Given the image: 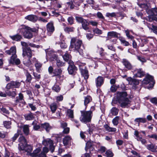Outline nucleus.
I'll use <instances>...</instances> for the list:
<instances>
[{"instance_id": "nucleus-1", "label": "nucleus", "mask_w": 157, "mask_h": 157, "mask_svg": "<svg viewBox=\"0 0 157 157\" xmlns=\"http://www.w3.org/2000/svg\"><path fill=\"white\" fill-rule=\"evenodd\" d=\"M127 93L125 92H118L117 93V100L122 108L127 107L131 105V101L127 97Z\"/></svg>"}, {"instance_id": "nucleus-2", "label": "nucleus", "mask_w": 157, "mask_h": 157, "mask_svg": "<svg viewBox=\"0 0 157 157\" xmlns=\"http://www.w3.org/2000/svg\"><path fill=\"white\" fill-rule=\"evenodd\" d=\"M21 85V82L17 81H12L8 83L6 86V94L13 97H14L16 95V90L14 88H19Z\"/></svg>"}, {"instance_id": "nucleus-3", "label": "nucleus", "mask_w": 157, "mask_h": 157, "mask_svg": "<svg viewBox=\"0 0 157 157\" xmlns=\"http://www.w3.org/2000/svg\"><path fill=\"white\" fill-rule=\"evenodd\" d=\"M36 29L35 28H31L29 27L22 25L18 30V32L20 33H23L24 37L26 38L30 39L33 36L32 32H35Z\"/></svg>"}, {"instance_id": "nucleus-4", "label": "nucleus", "mask_w": 157, "mask_h": 157, "mask_svg": "<svg viewBox=\"0 0 157 157\" xmlns=\"http://www.w3.org/2000/svg\"><path fill=\"white\" fill-rule=\"evenodd\" d=\"M91 110L89 111H81V115L79 119L80 121L84 123H86L91 121L93 116V111L94 110V107H91Z\"/></svg>"}, {"instance_id": "nucleus-5", "label": "nucleus", "mask_w": 157, "mask_h": 157, "mask_svg": "<svg viewBox=\"0 0 157 157\" xmlns=\"http://www.w3.org/2000/svg\"><path fill=\"white\" fill-rule=\"evenodd\" d=\"M142 83L149 89L152 88L155 84L153 77L149 75H147L142 81Z\"/></svg>"}, {"instance_id": "nucleus-6", "label": "nucleus", "mask_w": 157, "mask_h": 157, "mask_svg": "<svg viewBox=\"0 0 157 157\" xmlns=\"http://www.w3.org/2000/svg\"><path fill=\"white\" fill-rule=\"evenodd\" d=\"M82 43L81 40H77L75 38H72L70 48L74 51H78L80 48Z\"/></svg>"}, {"instance_id": "nucleus-7", "label": "nucleus", "mask_w": 157, "mask_h": 157, "mask_svg": "<svg viewBox=\"0 0 157 157\" xmlns=\"http://www.w3.org/2000/svg\"><path fill=\"white\" fill-rule=\"evenodd\" d=\"M21 43L22 46V56L23 57L27 56L29 57H31L32 56V51L30 48L28 47L29 43L28 44L25 42L22 41L21 42Z\"/></svg>"}, {"instance_id": "nucleus-8", "label": "nucleus", "mask_w": 157, "mask_h": 157, "mask_svg": "<svg viewBox=\"0 0 157 157\" xmlns=\"http://www.w3.org/2000/svg\"><path fill=\"white\" fill-rule=\"evenodd\" d=\"M139 6L141 8L146 10V12L149 15H153L157 16V7L151 8L150 9V6L148 4H141L139 5Z\"/></svg>"}, {"instance_id": "nucleus-9", "label": "nucleus", "mask_w": 157, "mask_h": 157, "mask_svg": "<svg viewBox=\"0 0 157 157\" xmlns=\"http://www.w3.org/2000/svg\"><path fill=\"white\" fill-rule=\"evenodd\" d=\"M76 20L78 22L81 23L82 27L83 29L86 30L89 29L88 25L89 22V23L86 20L83 19L81 17H76Z\"/></svg>"}, {"instance_id": "nucleus-10", "label": "nucleus", "mask_w": 157, "mask_h": 157, "mask_svg": "<svg viewBox=\"0 0 157 157\" xmlns=\"http://www.w3.org/2000/svg\"><path fill=\"white\" fill-rule=\"evenodd\" d=\"M42 143L45 146H49L50 150L51 152H54L55 149V147L53 145V141L49 138L44 139L42 142Z\"/></svg>"}, {"instance_id": "nucleus-11", "label": "nucleus", "mask_w": 157, "mask_h": 157, "mask_svg": "<svg viewBox=\"0 0 157 157\" xmlns=\"http://www.w3.org/2000/svg\"><path fill=\"white\" fill-rule=\"evenodd\" d=\"M69 66L67 68L69 74H74L77 70L76 67L74 65L73 62L71 60H70L68 62Z\"/></svg>"}, {"instance_id": "nucleus-12", "label": "nucleus", "mask_w": 157, "mask_h": 157, "mask_svg": "<svg viewBox=\"0 0 157 157\" xmlns=\"http://www.w3.org/2000/svg\"><path fill=\"white\" fill-rule=\"evenodd\" d=\"M19 144L18 148L19 150H23L24 146L27 145V142L26 139L23 136H20L18 139Z\"/></svg>"}, {"instance_id": "nucleus-13", "label": "nucleus", "mask_w": 157, "mask_h": 157, "mask_svg": "<svg viewBox=\"0 0 157 157\" xmlns=\"http://www.w3.org/2000/svg\"><path fill=\"white\" fill-rule=\"evenodd\" d=\"M122 63L127 70H131L132 68V66L131 63L127 59H123Z\"/></svg>"}, {"instance_id": "nucleus-14", "label": "nucleus", "mask_w": 157, "mask_h": 157, "mask_svg": "<svg viewBox=\"0 0 157 157\" xmlns=\"http://www.w3.org/2000/svg\"><path fill=\"white\" fill-rule=\"evenodd\" d=\"M17 57L16 55L11 56L9 61L10 63L13 64L15 63L17 65H19L21 63V61L19 59L17 58Z\"/></svg>"}, {"instance_id": "nucleus-15", "label": "nucleus", "mask_w": 157, "mask_h": 157, "mask_svg": "<svg viewBox=\"0 0 157 157\" xmlns=\"http://www.w3.org/2000/svg\"><path fill=\"white\" fill-rule=\"evenodd\" d=\"M104 82V79L103 77L98 76L95 79V83L97 87H100L103 84Z\"/></svg>"}, {"instance_id": "nucleus-16", "label": "nucleus", "mask_w": 157, "mask_h": 157, "mask_svg": "<svg viewBox=\"0 0 157 157\" xmlns=\"http://www.w3.org/2000/svg\"><path fill=\"white\" fill-rule=\"evenodd\" d=\"M47 30L48 35H50L54 31L55 29L52 22H49L47 25Z\"/></svg>"}, {"instance_id": "nucleus-17", "label": "nucleus", "mask_w": 157, "mask_h": 157, "mask_svg": "<svg viewBox=\"0 0 157 157\" xmlns=\"http://www.w3.org/2000/svg\"><path fill=\"white\" fill-rule=\"evenodd\" d=\"M25 19L33 22H35L38 20V17L36 15L31 14L28 15L25 17Z\"/></svg>"}, {"instance_id": "nucleus-18", "label": "nucleus", "mask_w": 157, "mask_h": 157, "mask_svg": "<svg viewBox=\"0 0 157 157\" xmlns=\"http://www.w3.org/2000/svg\"><path fill=\"white\" fill-rule=\"evenodd\" d=\"M80 69L81 74L84 77V79H87L89 76L88 71L85 67L84 68H82L80 67Z\"/></svg>"}, {"instance_id": "nucleus-19", "label": "nucleus", "mask_w": 157, "mask_h": 157, "mask_svg": "<svg viewBox=\"0 0 157 157\" xmlns=\"http://www.w3.org/2000/svg\"><path fill=\"white\" fill-rule=\"evenodd\" d=\"M23 57H24L23 61V64L26 66L29 67L31 64V62L30 60V59L31 57H29L27 56Z\"/></svg>"}, {"instance_id": "nucleus-20", "label": "nucleus", "mask_w": 157, "mask_h": 157, "mask_svg": "<svg viewBox=\"0 0 157 157\" xmlns=\"http://www.w3.org/2000/svg\"><path fill=\"white\" fill-rule=\"evenodd\" d=\"M147 148L152 152L157 151V146L153 144H148L146 146Z\"/></svg>"}, {"instance_id": "nucleus-21", "label": "nucleus", "mask_w": 157, "mask_h": 157, "mask_svg": "<svg viewBox=\"0 0 157 157\" xmlns=\"http://www.w3.org/2000/svg\"><path fill=\"white\" fill-rule=\"evenodd\" d=\"M6 52L9 55H12L11 56L16 55V47L14 46L11 47L10 50L6 51Z\"/></svg>"}, {"instance_id": "nucleus-22", "label": "nucleus", "mask_w": 157, "mask_h": 157, "mask_svg": "<svg viewBox=\"0 0 157 157\" xmlns=\"http://www.w3.org/2000/svg\"><path fill=\"white\" fill-rule=\"evenodd\" d=\"M136 73L134 75L135 77L141 78L145 75V72L142 69H137L136 70Z\"/></svg>"}, {"instance_id": "nucleus-23", "label": "nucleus", "mask_w": 157, "mask_h": 157, "mask_svg": "<svg viewBox=\"0 0 157 157\" xmlns=\"http://www.w3.org/2000/svg\"><path fill=\"white\" fill-rule=\"evenodd\" d=\"M41 151V148L40 147L36 148L35 150L33 153H30V155L32 157H37L39 155V153Z\"/></svg>"}, {"instance_id": "nucleus-24", "label": "nucleus", "mask_w": 157, "mask_h": 157, "mask_svg": "<svg viewBox=\"0 0 157 157\" xmlns=\"http://www.w3.org/2000/svg\"><path fill=\"white\" fill-rule=\"evenodd\" d=\"M71 138L68 136H65L63 139V143L64 146H67L71 142Z\"/></svg>"}, {"instance_id": "nucleus-25", "label": "nucleus", "mask_w": 157, "mask_h": 157, "mask_svg": "<svg viewBox=\"0 0 157 157\" xmlns=\"http://www.w3.org/2000/svg\"><path fill=\"white\" fill-rule=\"evenodd\" d=\"M118 33L114 31L108 32L107 33V36L109 39L112 37L117 38L118 37Z\"/></svg>"}, {"instance_id": "nucleus-26", "label": "nucleus", "mask_w": 157, "mask_h": 157, "mask_svg": "<svg viewBox=\"0 0 157 157\" xmlns=\"http://www.w3.org/2000/svg\"><path fill=\"white\" fill-rule=\"evenodd\" d=\"M62 72V71L61 69H56L54 70L53 73L55 75H57V79H60L62 78L61 76L59 75L61 74Z\"/></svg>"}, {"instance_id": "nucleus-27", "label": "nucleus", "mask_w": 157, "mask_h": 157, "mask_svg": "<svg viewBox=\"0 0 157 157\" xmlns=\"http://www.w3.org/2000/svg\"><path fill=\"white\" fill-rule=\"evenodd\" d=\"M24 148L23 150H25V151L27 152L28 155L29 154L30 155V153H31L30 152H31L33 150L32 147L30 145H28L27 144L26 146H24Z\"/></svg>"}, {"instance_id": "nucleus-28", "label": "nucleus", "mask_w": 157, "mask_h": 157, "mask_svg": "<svg viewBox=\"0 0 157 157\" xmlns=\"http://www.w3.org/2000/svg\"><path fill=\"white\" fill-rule=\"evenodd\" d=\"M25 119L27 121H30L33 120L34 118V114L30 113L28 114H25L24 115Z\"/></svg>"}, {"instance_id": "nucleus-29", "label": "nucleus", "mask_w": 157, "mask_h": 157, "mask_svg": "<svg viewBox=\"0 0 157 157\" xmlns=\"http://www.w3.org/2000/svg\"><path fill=\"white\" fill-rule=\"evenodd\" d=\"M29 125L27 124L24 125L22 127L23 131L24 134L26 135H27L29 134Z\"/></svg>"}, {"instance_id": "nucleus-30", "label": "nucleus", "mask_w": 157, "mask_h": 157, "mask_svg": "<svg viewBox=\"0 0 157 157\" xmlns=\"http://www.w3.org/2000/svg\"><path fill=\"white\" fill-rule=\"evenodd\" d=\"M145 19L149 22H151L153 21H157V17L153 15H149V16L145 18Z\"/></svg>"}, {"instance_id": "nucleus-31", "label": "nucleus", "mask_w": 157, "mask_h": 157, "mask_svg": "<svg viewBox=\"0 0 157 157\" xmlns=\"http://www.w3.org/2000/svg\"><path fill=\"white\" fill-rule=\"evenodd\" d=\"M41 128L44 129L47 132H48L51 129L48 123H44L41 124Z\"/></svg>"}, {"instance_id": "nucleus-32", "label": "nucleus", "mask_w": 157, "mask_h": 157, "mask_svg": "<svg viewBox=\"0 0 157 157\" xmlns=\"http://www.w3.org/2000/svg\"><path fill=\"white\" fill-rule=\"evenodd\" d=\"M10 38L13 40L19 41L21 40L22 37L20 35L17 34L13 36H10Z\"/></svg>"}, {"instance_id": "nucleus-33", "label": "nucleus", "mask_w": 157, "mask_h": 157, "mask_svg": "<svg viewBox=\"0 0 157 157\" xmlns=\"http://www.w3.org/2000/svg\"><path fill=\"white\" fill-rule=\"evenodd\" d=\"M104 127L106 130L109 132H115L117 130L115 128L110 127L107 124L104 125Z\"/></svg>"}, {"instance_id": "nucleus-34", "label": "nucleus", "mask_w": 157, "mask_h": 157, "mask_svg": "<svg viewBox=\"0 0 157 157\" xmlns=\"http://www.w3.org/2000/svg\"><path fill=\"white\" fill-rule=\"evenodd\" d=\"M3 125L7 129H10L11 128L12 123L10 121H3Z\"/></svg>"}, {"instance_id": "nucleus-35", "label": "nucleus", "mask_w": 157, "mask_h": 157, "mask_svg": "<svg viewBox=\"0 0 157 157\" xmlns=\"http://www.w3.org/2000/svg\"><path fill=\"white\" fill-rule=\"evenodd\" d=\"M23 98L24 97L23 94L21 93L19 94L18 98L17 97L16 102H21L23 104H24L25 102L23 99Z\"/></svg>"}, {"instance_id": "nucleus-36", "label": "nucleus", "mask_w": 157, "mask_h": 157, "mask_svg": "<svg viewBox=\"0 0 157 157\" xmlns=\"http://www.w3.org/2000/svg\"><path fill=\"white\" fill-rule=\"evenodd\" d=\"M50 107L52 113H54L55 112L57 109V105L56 103H53L50 105Z\"/></svg>"}, {"instance_id": "nucleus-37", "label": "nucleus", "mask_w": 157, "mask_h": 157, "mask_svg": "<svg viewBox=\"0 0 157 157\" xmlns=\"http://www.w3.org/2000/svg\"><path fill=\"white\" fill-rule=\"evenodd\" d=\"M92 100L91 97L90 96H87L85 98L84 100V105L86 106V105L89 103Z\"/></svg>"}, {"instance_id": "nucleus-38", "label": "nucleus", "mask_w": 157, "mask_h": 157, "mask_svg": "<svg viewBox=\"0 0 157 157\" xmlns=\"http://www.w3.org/2000/svg\"><path fill=\"white\" fill-rule=\"evenodd\" d=\"M119 112V109L115 107L112 108L110 110V113L114 116H116L117 114Z\"/></svg>"}, {"instance_id": "nucleus-39", "label": "nucleus", "mask_w": 157, "mask_h": 157, "mask_svg": "<svg viewBox=\"0 0 157 157\" xmlns=\"http://www.w3.org/2000/svg\"><path fill=\"white\" fill-rule=\"evenodd\" d=\"M127 80L129 81L130 84L137 85L139 84V82L138 81L135 79H133L131 78H128Z\"/></svg>"}, {"instance_id": "nucleus-40", "label": "nucleus", "mask_w": 157, "mask_h": 157, "mask_svg": "<svg viewBox=\"0 0 157 157\" xmlns=\"http://www.w3.org/2000/svg\"><path fill=\"white\" fill-rule=\"evenodd\" d=\"M63 59L66 61L68 62L70 60L71 56L67 53H66L63 56Z\"/></svg>"}, {"instance_id": "nucleus-41", "label": "nucleus", "mask_w": 157, "mask_h": 157, "mask_svg": "<svg viewBox=\"0 0 157 157\" xmlns=\"http://www.w3.org/2000/svg\"><path fill=\"white\" fill-rule=\"evenodd\" d=\"M134 121L138 123H145L146 121V119L144 118H136Z\"/></svg>"}, {"instance_id": "nucleus-42", "label": "nucleus", "mask_w": 157, "mask_h": 157, "mask_svg": "<svg viewBox=\"0 0 157 157\" xmlns=\"http://www.w3.org/2000/svg\"><path fill=\"white\" fill-rule=\"evenodd\" d=\"M13 153L10 152L6 149L5 150L4 154V157H13Z\"/></svg>"}, {"instance_id": "nucleus-43", "label": "nucleus", "mask_w": 157, "mask_h": 157, "mask_svg": "<svg viewBox=\"0 0 157 157\" xmlns=\"http://www.w3.org/2000/svg\"><path fill=\"white\" fill-rule=\"evenodd\" d=\"M35 66L36 67V70L37 71H38L40 68L42 67V64L38 61H36Z\"/></svg>"}, {"instance_id": "nucleus-44", "label": "nucleus", "mask_w": 157, "mask_h": 157, "mask_svg": "<svg viewBox=\"0 0 157 157\" xmlns=\"http://www.w3.org/2000/svg\"><path fill=\"white\" fill-rule=\"evenodd\" d=\"M119 40L121 41V43L123 45L125 46H128L129 44V43L128 41H126L124 38L123 37H120L119 38Z\"/></svg>"}, {"instance_id": "nucleus-45", "label": "nucleus", "mask_w": 157, "mask_h": 157, "mask_svg": "<svg viewBox=\"0 0 157 157\" xmlns=\"http://www.w3.org/2000/svg\"><path fill=\"white\" fill-rule=\"evenodd\" d=\"M67 115L69 117L73 119L74 118L73 111L71 109H68L67 110Z\"/></svg>"}, {"instance_id": "nucleus-46", "label": "nucleus", "mask_w": 157, "mask_h": 157, "mask_svg": "<svg viewBox=\"0 0 157 157\" xmlns=\"http://www.w3.org/2000/svg\"><path fill=\"white\" fill-rule=\"evenodd\" d=\"M119 119V117H116L113 119L112 121V123L115 126H117L118 124V121Z\"/></svg>"}, {"instance_id": "nucleus-47", "label": "nucleus", "mask_w": 157, "mask_h": 157, "mask_svg": "<svg viewBox=\"0 0 157 157\" xmlns=\"http://www.w3.org/2000/svg\"><path fill=\"white\" fill-rule=\"evenodd\" d=\"M52 89L54 91L58 93L60 90V87L56 84H55L52 87Z\"/></svg>"}, {"instance_id": "nucleus-48", "label": "nucleus", "mask_w": 157, "mask_h": 157, "mask_svg": "<svg viewBox=\"0 0 157 157\" xmlns=\"http://www.w3.org/2000/svg\"><path fill=\"white\" fill-rule=\"evenodd\" d=\"M74 28L73 27H66L64 28V31L67 33H69L73 31Z\"/></svg>"}, {"instance_id": "nucleus-49", "label": "nucleus", "mask_w": 157, "mask_h": 157, "mask_svg": "<svg viewBox=\"0 0 157 157\" xmlns=\"http://www.w3.org/2000/svg\"><path fill=\"white\" fill-rule=\"evenodd\" d=\"M135 139L138 141H140L143 144H144L146 143L147 141L145 139L142 138L141 137H139L137 138H135Z\"/></svg>"}, {"instance_id": "nucleus-50", "label": "nucleus", "mask_w": 157, "mask_h": 157, "mask_svg": "<svg viewBox=\"0 0 157 157\" xmlns=\"http://www.w3.org/2000/svg\"><path fill=\"white\" fill-rule=\"evenodd\" d=\"M45 52L46 53V56L48 57V56H49V57H51L52 55L54 54L55 52L52 50L48 51V49H46L45 50Z\"/></svg>"}, {"instance_id": "nucleus-51", "label": "nucleus", "mask_w": 157, "mask_h": 157, "mask_svg": "<svg viewBox=\"0 0 157 157\" xmlns=\"http://www.w3.org/2000/svg\"><path fill=\"white\" fill-rule=\"evenodd\" d=\"M56 63L58 67H62L65 65V63L58 59H57Z\"/></svg>"}, {"instance_id": "nucleus-52", "label": "nucleus", "mask_w": 157, "mask_h": 157, "mask_svg": "<svg viewBox=\"0 0 157 157\" xmlns=\"http://www.w3.org/2000/svg\"><path fill=\"white\" fill-rule=\"evenodd\" d=\"M118 88L116 85H113L110 88V91L112 92H114L117 91Z\"/></svg>"}, {"instance_id": "nucleus-53", "label": "nucleus", "mask_w": 157, "mask_h": 157, "mask_svg": "<svg viewBox=\"0 0 157 157\" xmlns=\"http://www.w3.org/2000/svg\"><path fill=\"white\" fill-rule=\"evenodd\" d=\"M105 154L107 157H113V153L109 150H107L106 151Z\"/></svg>"}, {"instance_id": "nucleus-54", "label": "nucleus", "mask_w": 157, "mask_h": 157, "mask_svg": "<svg viewBox=\"0 0 157 157\" xmlns=\"http://www.w3.org/2000/svg\"><path fill=\"white\" fill-rule=\"evenodd\" d=\"M26 81L28 82H31L32 79V77L31 75L28 72L26 74Z\"/></svg>"}, {"instance_id": "nucleus-55", "label": "nucleus", "mask_w": 157, "mask_h": 157, "mask_svg": "<svg viewBox=\"0 0 157 157\" xmlns=\"http://www.w3.org/2000/svg\"><path fill=\"white\" fill-rule=\"evenodd\" d=\"M98 52L100 55L101 56H102L104 55L103 53L104 50L102 48H100L99 47H98Z\"/></svg>"}, {"instance_id": "nucleus-56", "label": "nucleus", "mask_w": 157, "mask_h": 157, "mask_svg": "<svg viewBox=\"0 0 157 157\" xmlns=\"http://www.w3.org/2000/svg\"><path fill=\"white\" fill-rule=\"evenodd\" d=\"M57 56L54 53V54L52 55L51 57H50L49 58H50V60L52 61H54L55 60H57V59H58L57 58Z\"/></svg>"}, {"instance_id": "nucleus-57", "label": "nucleus", "mask_w": 157, "mask_h": 157, "mask_svg": "<svg viewBox=\"0 0 157 157\" xmlns=\"http://www.w3.org/2000/svg\"><path fill=\"white\" fill-rule=\"evenodd\" d=\"M147 137L149 138H152L157 140V135L154 134L151 135H148Z\"/></svg>"}, {"instance_id": "nucleus-58", "label": "nucleus", "mask_w": 157, "mask_h": 157, "mask_svg": "<svg viewBox=\"0 0 157 157\" xmlns=\"http://www.w3.org/2000/svg\"><path fill=\"white\" fill-rule=\"evenodd\" d=\"M93 32L94 33L97 34H101L102 33V31L101 30L98 28H95L93 30Z\"/></svg>"}, {"instance_id": "nucleus-59", "label": "nucleus", "mask_w": 157, "mask_h": 157, "mask_svg": "<svg viewBox=\"0 0 157 157\" xmlns=\"http://www.w3.org/2000/svg\"><path fill=\"white\" fill-rule=\"evenodd\" d=\"M67 21L69 24L71 25L74 23V18L72 17H69Z\"/></svg>"}, {"instance_id": "nucleus-60", "label": "nucleus", "mask_w": 157, "mask_h": 157, "mask_svg": "<svg viewBox=\"0 0 157 157\" xmlns=\"http://www.w3.org/2000/svg\"><path fill=\"white\" fill-rule=\"evenodd\" d=\"M56 101L59 102L62 101L63 99V97L62 95H60L56 97Z\"/></svg>"}, {"instance_id": "nucleus-61", "label": "nucleus", "mask_w": 157, "mask_h": 157, "mask_svg": "<svg viewBox=\"0 0 157 157\" xmlns=\"http://www.w3.org/2000/svg\"><path fill=\"white\" fill-rule=\"evenodd\" d=\"M106 16L108 17H113L116 16V14L114 13H107L106 14Z\"/></svg>"}, {"instance_id": "nucleus-62", "label": "nucleus", "mask_w": 157, "mask_h": 157, "mask_svg": "<svg viewBox=\"0 0 157 157\" xmlns=\"http://www.w3.org/2000/svg\"><path fill=\"white\" fill-rule=\"evenodd\" d=\"M131 153L135 155L133 156L134 157H140V154L135 151H134V150H132L131 151Z\"/></svg>"}, {"instance_id": "nucleus-63", "label": "nucleus", "mask_w": 157, "mask_h": 157, "mask_svg": "<svg viewBox=\"0 0 157 157\" xmlns=\"http://www.w3.org/2000/svg\"><path fill=\"white\" fill-rule=\"evenodd\" d=\"M89 24L92 25L93 26H97L98 25V22L96 21H89Z\"/></svg>"}, {"instance_id": "nucleus-64", "label": "nucleus", "mask_w": 157, "mask_h": 157, "mask_svg": "<svg viewBox=\"0 0 157 157\" xmlns=\"http://www.w3.org/2000/svg\"><path fill=\"white\" fill-rule=\"evenodd\" d=\"M150 101L153 103L157 104V98L155 97L151 99Z\"/></svg>"}]
</instances>
